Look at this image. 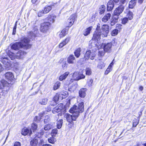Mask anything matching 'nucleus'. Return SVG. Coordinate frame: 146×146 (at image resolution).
<instances>
[{
  "instance_id": "f257e3e1",
  "label": "nucleus",
  "mask_w": 146,
  "mask_h": 146,
  "mask_svg": "<svg viewBox=\"0 0 146 146\" xmlns=\"http://www.w3.org/2000/svg\"><path fill=\"white\" fill-rule=\"evenodd\" d=\"M84 111V103L82 102L80 103L78 106L74 105L70 110V112L72 113L70 115L68 113L64 114V117L66 118L67 120L69 123L72 120L75 121L79 115V113L82 112Z\"/></svg>"
},
{
  "instance_id": "f03ea898",
  "label": "nucleus",
  "mask_w": 146,
  "mask_h": 146,
  "mask_svg": "<svg viewBox=\"0 0 146 146\" xmlns=\"http://www.w3.org/2000/svg\"><path fill=\"white\" fill-rule=\"evenodd\" d=\"M30 40L27 37H24L21 40V42H16L12 45L11 49L17 50L20 48L27 49L30 48L31 45L29 44Z\"/></svg>"
},
{
  "instance_id": "7ed1b4c3",
  "label": "nucleus",
  "mask_w": 146,
  "mask_h": 146,
  "mask_svg": "<svg viewBox=\"0 0 146 146\" xmlns=\"http://www.w3.org/2000/svg\"><path fill=\"white\" fill-rule=\"evenodd\" d=\"M56 16L53 14L48 15L47 19L48 21L41 24L40 31L42 33H45L49 29L51 24L54 23Z\"/></svg>"
},
{
  "instance_id": "20e7f679",
  "label": "nucleus",
  "mask_w": 146,
  "mask_h": 146,
  "mask_svg": "<svg viewBox=\"0 0 146 146\" xmlns=\"http://www.w3.org/2000/svg\"><path fill=\"white\" fill-rule=\"evenodd\" d=\"M71 74L72 75L73 79L74 80H79L85 78V76L82 73H80L78 72H75L74 73Z\"/></svg>"
},
{
  "instance_id": "39448f33",
  "label": "nucleus",
  "mask_w": 146,
  "mask_h": 146,
  "mask_svg": "<svg viewBox=\"0 0 146 146\" xmlns=\"http://www.w3.org/2000/svg\"><path fill=\"white\" fill-rule=\"evenodd\" d=\"M101 36H102V33H101V32L96 31L93 35V36L92 38V40H97V42L98 44H96V46L97 48L98 47V45H100V44H99V40L100 39Z\"/></svg>"
},
{
  "instance_id": "423d86ee",
  "label": "nucleus",
  "mask_w": 146,
  "mask_h": 146,
  "mask_svg": "<svg viewBox=\"0 0 146 146\" xmlns=\"http://www.w3.org/2000/svg\"><path fill=\"white\" fill-rule=\"evenodd\" d=\"M109 26L107 25H103L101 29L102 36L103 37H106L109 33Z\"/></svg>"
},
{
  "instance_id": "0eeeda50",
  "label": "nucleus",
  "mask_w": 146,
  "mask_h": 146,
  "mask_svg": "<svg viewBox=\"0 0 146 146\" xmlns=\"http://www.w3.org/2000/svg\"><path fill=\"white\" fill-rule=\"evenodd\" d=\"M75 14H73L71 15L68 19L67 23L68 25V27H70L73 24L75 18H76Z\"/></svg>"
},
{
  "instance_id": "6e6552de",
  "label": "nucleus",
  "mask_w": 146,
  "mask_h": 146,
  "mask_svg": "<svg viewBox=\"0 0 146 146\" xmlns=\"http://www.w3.org/2000/svg\"><path fill=\"white\" fill-rule=\"evenodd\" d=\"M96 54L94 52H91L90 50H88L86 52L84 56L86 59H88L90 58V59L93 60Z\"/></svg>"
},
{
  "instance_id": "1a4fd4ad",
  "label": "nucleus",
  "mask_w": 146,
  "mask_h": 146,
  "mask_svg": "<svg viewBox=\"0 0 146 146\" xmlns=\"http://www.w3.org/2000/svg\"><path fill=\"white\" fill-rule=\"evenodd\" d=\"M124 8L123 5H120L116 8L114 12V15L118 16L123 11Z\"/></svg>"
},
{
  "instance_id": "9d476101",
  "label": "nucleus",
  "mask_w": 146,
  "mask_h": 146,
  "mask_svg": "<svg viewBox=\"0 0 146 146\" xmlns=\"http://www.w3.org/2000/svg\"><path fill=\"white\" fill-rule=\"evenodd\" d=\"M63 105L62 104H60L58 106L54 108L52 111V112L53 113H55L60 111L63 109Z\"/></svg>"
},
{
  "instance_id": "9b49d317",
  "label": "nucleus",
  "mask_w": 146,
  "mask_h": 146,
  "mask_svg": "<svg viewBox=\"0 0 146 146\" xmlns=\"http://www.w3.org/2000/svg\"><path fill=\"white\" fill-rule=\"evenodd\" d=\"M2 62L5 65V66L7 68H9L10 66V60L7 58H3L2 60Z\"/></svg>"
},
{
  "instance_id": "f8f14e48",
  "label": "nucleus",
  "mask_w": 146,
  "mask_h": 146,
  "mask_svg": "<svg viewBox=\"0 0 146 146\" xmlns=\"http://www.w3.org/2000/svg\"><path fill=\"white\" fill-rule=\"evenodd\" d=\"M21 133L24 136H26L28 134L29 136H30L32 133V132L31 129L24 127L22 129Z\"/></svg>"
},
{
  "instance_id": "ddd939ff",
  "label": "nucleus",
  "mask_w": 146,
  "mask_h": 146,
  "mask_svg": "<svg viewBox=\"0 0 146 146\" xmlns=\"http://www.w3.org/2000/svg\"><path fill=\"white\" fill-rule=\"evenodd\" d=\"M70 37H67L65 39L63 40L58 45V48H61L66 45L70 40Z\"/></svg>"
},
{
  "instance_id": "4468645a",
  "label": "nucleus",
  "mask_w": 146,
  "mask_h": 146,
  "mask_svg": "<svg viewBox=\"0 0 146 146\" xmlns=\"http://www.w3.org/2000/svg\"><path fill=\"white\" fill-rule=\"evenodd\" d=\"M27 53L24 51L19 50L16 53V58L17 59H21L24 57L26 54Z\"/></svg>"
},
{
  "instance_id": "2eb2a0df",
  "label": "nucleus",
  "mask_w": 146,
  "mask_h": 146,
  "mask_svg": "<svg viewBox=\"0 0 146 146\" xmlns=\"http://www.w3.org/2000/svg\"><path fill=\"white\" fill-rule=\"evenodd\" d=\"M112 45L111 42H109L105 44L104 46V51L106 52H110L111 50Z\"/></svg>"
},
{
  "instance_id": "dca6fc26",
  "label": "nucleus",
  "mask_w": 146,
  "mask_h": 146,
  "mask_svg": "<svg viewBox=\"0 0 146 146\" xmlns=\"http://www.w3.org/2000/svg\"><path fill=\"white\" fill-rule=\"evenodd\" d=\"M38 32L37 29H35L33 30V31H31L29 32V38H31L32 39H34V38L36 36V35Z\"/></svg>"
},
{
  "instance_id": "f3484780",
  "label": "nucleus",
  "mask_w": 146,
  "mask_h": 146,
  "mask_svg": "<svg viewBox=\"0 0 146 146\" xmlns=\"http://www.w3.org/2000/svg\"><path fill=\"white\" fill-rule=\"evenodd\" d=\"M76 61L75 58L73 55H70L67 58V61L70 64H73Z\"/></svg>"
},
{
  "instance_id": "a211bd4d",
  "label": "nucleus",
  "mask_w": 146,
  "mask_h": 146,
  "mask_svg": "<svg viewBox=\"0 0 146 146\" xmlns=\"http://www.w3.org/2000/svg\"><path fill=\"white\" fill-rule=\"evenodd\" d=\"M5 77L8 80L11 81L14 79L13 74L11 72H7L5 74Z\"/></svg>"
},
{
  "instance_id": "6ab92c4d",
  "label": "nucleus",
  "mask_w": 146,
  "mask_h": 146,
  "mask_svg": "<svg viewBox=\"0 0 146 146\" xmlns=\"http://www.w3.org/2000/svg\"><path fill=\"white\" fill-rule=\"evenodd\" d=\"M114 7V4L112 1H110L107 3V9L108 11H111Z\"/></svg>"
},
{
  "instance_id": "aec40b11",
  "label": "nucleus",
  "mask_w": 146,
  "mask_h": 146,
  "mask_svg": "<svg viewBox=\"0 0 146 146\" xmlns=\"http://www.w3.org/2000/svg\"><path fill=\"white\" fill-rule=\"evenodd\" d=\"M86 88L81 89L79 91L80 96L82 98H84L86 95Z\"/></svg>"
},
{
  "instance_id": "412c9836",
  "label": "nucleus",
  "mask_w": 146,
  "mask_h": 146,
  "mask_svg": "<svg viewBox=\"0 0 146 146\" xmlns=\"http://www.w3.org/2000/svg\"><path fill=\"white\" fill-rule=\"evenodd\" d=\"M7 54L12 60H14L16 58V54H15L10 51H8L7 52Z\"/></svg>"
},
{
  "instance_id": "4be33fe9",
  "label": "nucleus",
  "mask_w": 146,
  "mask_h": 146,
  "mask_svg": "<svg viewBox=\"0 0 146 146\" xmlns=\"http://www.w3.org/2000/svg\"><path fill=\"white\" fill-rule=\"evenodd\" d=\"M111 17V14L110 13L106 14L102 18V21L103 22H106L107 21L110 19Z\"/></svg>"
},
{
  "instance_id": "5701e85b",
  "label": "nucleus",
  "mask_w": 146,
  "mask_h": 146,
  "mask_svg": "<svg viewBox=\"0 0 146 146\" xmlns=\"http://www.w3.org/2000/svg\"><path fill=\"white\" fill-rule=\"evenodd\" d=\"M69 74V72H65L60 76L59 80L60 81H62L63 80L65 79Z\"/></svg>"
},
{
  "instance_id": "b1692460",
  "label": "nucleus",
  "mask_w": 146,
  "mask_h": 146,
  "mask_svg": "<svg viewBox=\"0 0 146 146\" xmlns=\"http://www.w3.org/2000/svg\"><path fill=\"white\" fill-rule=\"evenodd\" d=\"M35 137L32 139L30 141V145L31 146H36L38 143V140Z\"/></svg>"
},
{
  "instance_id": "393cba45",
  "label": "nucleus",
  "mask_w": 146,
  "mask_h": 146,
  "mask_svg": "<svg viewBox=\"0 0 146 146\" xmlns=\"http://www.w3.org/2000/svg\"><path fill=\"white\" fill-rule=\"evenodd\" d=\"M92 29V26L87 28L84 31L83 34L85 36H87L90 34V31Z\"/></svg>"
},
{
  "instance_id": "a878e982",
  "label": "nucleus",
  "mask_w": 146,
  "mask_h": 146,
  "mask_svg": "<svg viewBox=\"0 0 146 146\" xmlns=\"http://www.w3.org/2000/svg\"><path fill=\"white\" fill-rule=\"evenodd\" d=\"M114 60H113L112 62L110 63V64L108 68L106 70V71L105 72V74H108L109 73V72H110L112 70V66L113 64V61Z\"/></svg>"
},
{
  "instance_id": "bb28decb",
  "label": "nucleus",
  "mask_w": 146,
  "mask_h": 146,
  "mask_svg": "<svg viewBox=\"0 0 146 146\" xmlns=\"http://www.w3.org/2000/svg\"><path fill=\"white\" fill-rule=\"evenodd\" d=\"M136 2V0H131L129 3V8H133L135 5Z\"/></svg>"
},
{
  "instance_id": "cd10ccee",
  "label": "nucleus",
  "mask_w": 146,
  "mask_h": 146,
  "mask_svg": "<svg viewBox=\"0 0 146 146\" xmlns=\"http://www.w3.org/2000/svg\"><path fill=\"white\" fill-rule=\"evenodd\" d=\"M53 125V123H52L47 124L45 126L44 129L46 131L49 130L52 128Z\"/></svg>"
},
{
  "instance_id": "c85d7f7f",
  "label": "nucleus",
  "mask_w": 146,
  "mask_h": 146,
  "mask_svg": "<svg viewBox=\"0 0 146 146\" xmlns=\"http://www.w3.org/2000/svg\"><path fill=\"white\" fill-rule=\"evenodd\" d=\"M48 99L47 98H44L40 100L39 103L41 105H45L47 104Z\"/></svg>"
},
{
  "instance_id": "c756f323",
  "label": "nucleus",
  "mask_w": 146,
  "mask_h": 146,
  "mask_svg": "<svg viewBox=\"0 0 146 146\" xmlns=\"http://www.w3.org/2000/svg\"><path fill=\"white\" fill-rule=\"evenodd\" d=\"M52 9V6H51L46 5L44 9V11L45 14L48 13Z\"/></svg>"
},
{
  "instance_id": "7c9ffc66",
  "label": "nucleus",
  "mask_w": 146,
  "mask_h": 146,
  "mask_svg": "<svg viewBox=\"0 0 146 146\" xmlns=\"http://www.w3.org/2000/svg\"><path fill=\"white\" fill-rule=\"evenodd\" d=\"M67 31L66 29H64L62 30L61 32L60 33L59 35V36L60 38H62L65 36L66 34Z\"/></svg>"
},
{
  "instance_id": "2f4dec72",
  "label": "nucleus",
  "mask_w": 146,
  "mask_h": 146,
  "mask_svg": "<svg viewBox=\"0 0 146 146\" xmlns=\"http://www.w3.org/2000/svg\"><path fill=\"white\" fill-rule=\"evenodd\" d=\"M61 83L59 81L56 82L54 85L53 89L54 90H56L59 88L60 86Z\"/></svg>"
},
{
  "instance_id": "473e14b6",
  "label": "nucleus",
  "mask_w": 146,
  "mask_h": 146,
  "mask_svg": "<svg viewBox=\"0 0 146 146\" xmlns=\"http://www.w3.org/2000/svg\"><path fill=\"white\" fill-rule=\"evenodd\" d=\"M81 51V48H78L74 52V55L76 57L78 58L80 56Z\"/></svg>"
},
{
  "instance_id": "72a5a7b5",
  "label": "nucleus",
  "mask_w": 146,
  "mask_h": 146,
  "mask_svg": "<svg viewBox=\"0 0 146 146\" xmlns=\"http://www.w3.org/2000/svg\"><path fill=\"white\" fill-rule=\"evenodd\" d=\"M106 7L104 5H101L99 9V13L100 14L103 13L105 11Z\"/></svg>"
},
{
  "instance_id": "f704fd0d",
  "label": "nucleus",
  "mask_w": 146,
  "mask_h": 146,
  "mask_svg": "<svg viewBox=\"0 0 146 146\" xmlns=\"http://www.w3.org/2000/svg\"><path fill=\"white\" fill-rule=\"evenodd\" d=\"M7 83V82L4 80H2L1 81H0V90L3 88Z\"/></svg>"
},
{
  "instance_id": "c9c22d12",
  "label": "nucleus",
  "mask_w": 146,
  "mask_h": 146,
  "mask_svg": "<svg viewBox=\"0 0 146 146\" xmlns=\"http://www.w3.org/2000/svg\"><path fill=\"white\" fill-rule=\"evenodd\" d=\"M78 84L75 83L74 84H72L69 89V90L71 91H74L78 87Z\"/></svg>"
},
{
  "instance_id": "e433bc0d",
  "label": "nucleus",
  "mask_w": 146,
  "mask_h": 146,
  "mask_svg": "<svg viewBox=\"0 0 146 146\" xmlns=\"http://www.w3.org/2000/svg\"><path fill=\"white\" fill-rule=\"evenodd\" d=\"M105 66V64L102 62H99L98 65L97 67L100 69H103Z\"/></svg>"
},
{
  "instance_id": "4c0bfd02",
  "label": "nucleus",
  "mask_w": 146,
  "mask_h": 146,
  "mask_svg": "<svg viewBox=\"0 0 146 146\" xmlns=\"http://www.w3.org/2000/svg\"><path fill=\"white\" fill-rule=\"evenodd\" d=\"M62 123L63 120L62 119H60L58 121L57 123V127L58 129H60L61 128Z\"/></svg>"
},
{
  "instance_id": "58836bf2",
  "label": "nucleus",
  "mask_w": 146,
  "mask_h": 146,
  "mask_svg": "<svg viewBox=\"0 0 146 146\" xmlns=\"http://www.w3.org/2000/svg\"><path fill=\"white\" fill-rule=\"evenodd\" d=\"M44 115V112H42V113L39 114V117L36 116L34 119V120L35 121H39L40 119H41V117Z\"/></svg>"
},
{
  "instance_id": "ea45409f",
  "label": "nucleus",
  "mask_w": 146,
  "mask_h": 146,
  "mask_svg": "<svg viewBox=\"0 0 146 146\" xmlns=\"http://www.w3.org/2000/svg\"><path fill=\"white\" fill-rule=\"evenodd\" d=\"M37 128V125L35 123H33L31 125V129L34 131L36 130Z\"/></svg>"
},
{
  "instance_id": "a19ab883",
  "label": "nucleus",
  "mask_w": 146,
  "mask_h": 146,
  "mask_svg": "<svg viewBox=\"0 0 146 146\" xmlns=\"http://www.w3.org/2000/svg\"><path fill=\"white\" fill-rule=\"evenodd\" d=\"M58 94L59 97H60L59 98V100H62L63 99L65 98V96L63 92H61L59 94Z\"/></svg>"
},
{
  "instance_id": "79ce46f5",
  "label": "nucleus",
  "mask_w": 146,
  "mask_h": 146,
  "mask_svg": "<svg viewBox=\"0 0 146 146\" xmlns=\"http://www.w3.org/2000/svg\"><path fill=\"white\" fill-rule=\"evenodd\" d=\"M48 141L50 143L53 144L56 142V139L54 137H49L48 139Z\"/></svg>"
},
{
  "instance_id": "37998d69",
  "label": "nucleus",
  "mask_w": 146,
  "mask_h": 146,
  "mask_svg": "<svg viewBox=\"0 0 146 146\" xmlns=\"http://www.w3.org/2000/svg\"><path fill=\"white\" fill-rule=\"evenodd\" d=\"M45 14L43 10H40L38 11V17H41L44 15Z\"/></svg>"
},
{
  "instance_id": "c03bdc74",
  "label": "nucleus",
  "mask_w": 146,
  "mask_h": 146,
  "mask_svg": "<svg viewBox=\"0 0 146 146\" xmlns=\"http://www.w3.org/2000/svg\"><path fill=\"white\" fill-rule=\"evenodd\" d=\"M127 17L129 20H131L133 18V14L132 12H129L127 14Z\"/></svg>"
},
{
  "instance_id": "a18cd8bd",
  "label": "nucleus",
  "mask_w": 146,
  "mask_h": 146,
  "mask_svg": "<svg viewBox=\"0 0 146 146\" xmlns=\"http://www.w3.org/2000/svg\"><path fill=\"white\" fill-rule=\"evenodd\" d=\"M118 32V30L117 29H115L113 30L111 33V35L112 36H115L117 35Z\"/></svg>"
},
{
  "instance_id": "49530a36",
  "label": "nucleus",
  "mask_w": 146,
  "mask_h": 146,
  "mask_svg": "<svg viewBox=\"0 0 146 146\" xmlns=\"http://www.w3.org/2000/svg\"><path fill=\"white\" fill-rule=\"evenodd\" d=\"M59 98H60V97H59L58 94H56L53 98V100L55 103H56L57 101L59 100Z\"/></svg>"
},
{
  "instance_id": "de8ad7c7",
  "label": "nucleus",
  "mask_w": 146,
  "mask_h": 146,
  "mask_svg": "<svg viewBox=\"0 0 146 146\" xmlns=\"http://www.w3.org/2000/svg\"><path fill=\"white\" fill-rule=\"evenodd\" d=\"M86 74L87 75H90L92 73V71L91 69L89 68H87L86 70Z\"/></svg>"
},
{
  "instance_id": "09e8293b",
  "label": "nucleus",
  "mask_w": 146,
  "mask_h": 146,
  "mask_svg": "<svg viewBox=\"0 0 146 146\" xmlns=\"http://www.w3.org/2000/svg\"><path fill=\"white\" fill-rule=\"evenodd\" d=\"M57 133V130L56 129H54L52 130L51 135L52 137L55 136Z\"/></svg>"
},
{
  "instance_id": "8fccbe9b",
  "label": "nucleus",
  "mask_w": 146,
  "mask_h": 146,
  "mask_svg": "<svg viewBox=\"0 0 146 146\" xmlns=\"http://www.w3.org/2000/svg\"><path fill=\"white\" fill-rule=\"evenodd\" d=\"M104 51V49L102 50H100L98 53V55L100 56H103L105 54Z\"/></svg>"
},
{
  "instance_id": "3c124183",
  "label": "nucleus",
  "mask_w": 146,
  "mask_h": 146,
  "mask_svg": "<svg viewBox=\"0 0 146 146\" xmlns=\"http://www.w3.org/2000/svg\"><path fill=\"white\" fill-rule=\"evenodd\" d=\"M17 22L16 21L15 24V26L13 28V32L12 33V34L13 35H15L16 33V29L17 28Z\"/></svg>"
},
{
  "instance_id": "603ef678",
  "label": "nucleus",
  "mask_w": 146,
  "mask_h": 146,
  "mask_svg": "<svg viewBox=\"0 0 146 146\" xmlns=\"http://www.w3.org/2000/svg\"><path fill=\"white\" fill-rule=\"evenodd\" d=\"M74 80L73 79H68L66 82V83L67 85H69L73 82Z\"/></svg>"
},
{
  "instance_id": "864d4df0",
  "label": "nucleus",
  "mask_w": 146,
  "mask_h": 146,
  "mask_svg": "<svg viewBox=\"0 0 146 146\" xmlns=\"http://www.w3.org/2000/svg\"><path fill=\"white\" fill-rule=\"evenodd\" d=\"M50 120V119L49 118V117L48 116H46L45 117L44 119V122L45 123H47L49 122V121Z\"/></svg>"
},
{
  "instance_id": "5fc2aeb1",
  "label": "nucleus",
  "mask_w": 146,
  "mask_h": 146,
  "mask_svg": "<svg viewBox=\"0 0 146 146\" xmlns=\"http://www.w3.org/2000/svg\"><path fill=\"white\" fill-rule=\"evenodd\" d=\"M128 21V19L127 17L123 18L122 20V23L123 24H125L127 23Z\"/></svg>"
},
{
  "instance_id": "6e6d98bb",
  "label": "nucleus",
  "mask_w": 146,
  "mask_h": 146,
  "mask_svg": "<svg viewBox=\"0 0 146 146\" xmlns=\"http://www.w3.org/2000/svg\"><path fill=\"white\" fill-rule=\"evenodd\" d=\"M93 82V80L92 79H90L88 81V85L89 86H91L92 85V84Z\"/></svg>"
},
{
  "instance_id": "4d7b16f0",
  "label": "nucleus",
  "mask_w": 146,
  "mask_h": 146,
  "mask_svg": "<svg viewBox=\"0 0 146 146\" xmlns=\"http://www.w3.org/2000/svg\"><path fill=\"white\" fill-rule=\"evenodd\" d=\"M121 25L120 24H117L116 25V28L117 29H119L120 30L121 29Z\"/></svg>"
},
{
  "instance_id": "13d9d810",
  "label": "nucleus",
  "mask_w": 146,
  "mask_h": 146,
  "mask_svg": "<svg viewBox=\"0 0 146 146\" xmlns=\"http://www.w3.org/2000/svg\"><path fill=\"white\" fill-rule=\"evenodd\" d=\"M138 122L136 120H135H135H134L133 121V127H135L138 124Z\"/></svg>"
},
{
  "instance_id": "bf43d9fd",
  "label": "nucleus",
  "mask_w": 146,
  "mask_h": 146,
  "mask_svg": "<svg viewBox=\"0 0 146 146\" xmlns=\"http://www.w3.org/2000/svg\"><path fill=\"white\" fill-rule=\"evenodd\" d=\"M116 22L115 21L114 19H113L111 22L110 24L111 26H113L114 25Z\"/></svg>"
},
{
  "instance_id": "052dcab7",
  "label": "nucleus",
  "mask_w": 146,
  "mask_h": 146,
  "mask_svg": "<svg viewBox=\"0 0 146 146\" xmlns=\"http://www.w3.org/2000/svg\"><path fill=\"white\" fill-rule=\"evenodd\" d=\"M14 146H21V144L19 142H16L14 144Z\"/></svg>"
},
{
  "instance_id": "680f3d73",
  "label": "nucleus",
  "mask_w": 146,
  "mask_h": 146,
  "mask_svg": "<svg viewBox=\"0 0 146 146\" xmlns=\"http://www.w3.org/2000/svg\"><path fill=\"white\" fill-rule=\"evenodd\" d=\"M100 26L98 25L96 31H98L99 32H101V29H100Z\"/></svg>"
},
{
  "instance_id": "e2e57ef3",
  "label": "nucleus",
  "mask_w": 146,
  "mask_h": 146,
  "mask_svg": "<svg viewBox=\"0 0 146 146\" xmlns=\"http://www.w3.org/2000/svg\"><path fill=\"white\" fill-rule=\"evenodd\" d=\"M52 108L51 107V106H49L48 107L47 109V111H49L51 110Z\"/></svg>"
},
{
  "instance_id": "0e129e2a",
  "label": "nucleus",
  "mask_w": 146,
  "mask_h": 146,
  "mask_svg": "<svg viewBox=\"0 0 146 146\" xmlns=\"http://www.w3.org/2000/svg\"><path fill=\"white\" fill-rule=\"evenodd\" d=\"M142 111L143 110H141L139 112V117L140 118V117L141 116L142 114Z\"/></svg>"
},
{
  "instance_id": "69168bd1",
  "label": "nucleus",
  "mask_w": 146,
  "mask_h": 146,
  "mask_svg": "<svg viewBox=\"0 0 146 146\" xmlns=\"http://www.w3.org/2000/svg\"><path fill=\"white\" fill-rule=\"evenodd\" d=\"M3 68L2 64L0 63V72L3 71Z\"/></svg>"
},
{
  "instance_id": "338daca9",
  "label": "nucleus",
  "mask_w": 146,
  "mask_h": 146,
  "mask_svg": "<svg viewBox=\"0 0 146 146\" xmlns=\"http://www.w3.org/2000/svg\"><path fill=\"white\" fill-rule=\"evenodd\" d=\"M117 16V17H114L113 18V19H114L115 21L116 22H117V20L118 19V17H117L118 16Z\"/></svg>"
},
{
  "instance_id": "774afa93",
  "label": "nucleus",
  "mask_w": 146,
  "mask_h": 146,
  "mask_svg": "<svg viewBox=\"0 0 146 146\" xmlns=\"http://www.w3.org/2000/svg\"><path fill=\"white\" fill-rule=\"evenodd\" d=\"M42 146H52V145L49 144H43Z\"/></svg>"
}]
</instances>
